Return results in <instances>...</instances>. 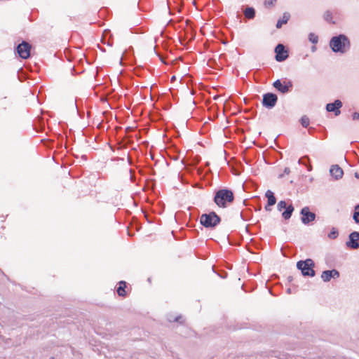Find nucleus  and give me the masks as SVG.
<instances>
[{"label": "nucleus", "mask_w": 359, "mask_h": 359, "mask_svg": "<svg viewBox=\"0 0 359 359\" xmlns=\"http://www.w3.org/2000/svg\"><path fill=\"white\" fill-rule=\"evenodd\" d=\"M234 201L233 192L229 189H220L215 192L213 201L219 208H224L227 203H232Z\"/></svg>", "instance_id": "1"}, {"label": "nucleus", "mask_w": 359, "mask_h": 359, "mask_svg": "<svg viewBox=\"0 0 359 359\" xmlns=\"http://www.w3.org/2000/svg\"><path fill=\"white\" fill-rule=\"evenodd\" d=\"M330 46L334 52L344 53L349 49L350 41L347 36L344 34H340L338 36H334L331 39Z\"/></svg>", "instance_id": "2"}, {"label": "nucleus", "mask_w": 359, "mask_h": 359, "mask_svg": "<svg viewBox=\"0 0 359 359\" xmlns=\"http://www.w3.org/2000/svg\"><path fill=\"white\" fill-rule=\"evenodd\" d=\"M221 222V217L214 211L202 214L200 223L205 228L215 229Z\"/></svg>", "instance_id": "3"}, {"label": "nucleus", "mask_w": 359, "mask_h": 359, "mask_svg": "<svg viewBox=\"0 0 359 359\" xmlns=\"http://www.w3.org/2000/svg\"><path fill=\"white\" fill-rule=\"evenodd\" d=\"M315 263L313 259L308 258L305 260H299L297 262V268L301 271L303 276L314 277L316 271L314 270Z\"/></svg>", "instance_id": "4"}, {"label": "nucleus", "mask_w": 359, "mask_h": 359, "mask_svg": "<svg viewBox=\"0 0 359 359\" xmlns=\"http://www.w3.org/2000/svg\"><path fill=\"white\" fill-rule=\"evenodd\" d=\"M283 209L285 210L282 213V217L285 220H287L291 217L294 210V208L292 204H290L287 205V203L285 201H280L278 202L277 205V210L278 211H282Z\"/></svg>", "instance_id": "5"}, {"label": "nucleus", "mask_w": 359, "mask_h": 359, "mask_svg": "<svg viewBox=\"0 0 359 359\" xmlns=\"http://www.w3.org/2000/svg\"><path fill=\"white\" fill-rule=\"evenodd\" d=\"M301 221L304 224H309L310 222L314 221L316 218V215L310 211L308 206L302 208L300 211Z\"/></svg>", "instance_id": "6"}, {"label": "nucleus", "mask_w": 359, "mask_h": 359, "mask_svg": "<svg viewBox=\"0 0 359 359\" xmlns=\"http://www.w3.org/2000/svg\"><path fill=\"white\" fill-rule=\"evenodd\" d=\"M273 86L281 93H288L292 87V83L290 81H281L280 79L273 82Z\"/></svg>", "instance_id": "7"}, {"label": "nucleus", "mask_w": 359, "mask_h": 359, "mask_svg": "<svg viewBox=\"0 0 359 359\" xmlns=\"http://www.w3.org/2000/svg\"><path fill=\"white\" fill-rule=\"evenodd\" d=\"M347 248L352 250H357L359 248V232L353 231L348 236V241L346 242Z\"/></svg>", "instance_id": "8"}, {"label": "nucleus", "mask_w": 359, "mask_h": 359, "mask_svg": "<svg viewBox=\"0 0 359 359\" xmlns=\"http://www.w3.org/2000/svg\"><path fill=\"white\" fill-rule=\"evenodd\" d=\"M31 46L25 41L17 46V53L22 59H27L30 56Z\"/></svg>", "instance_id": "9"}, {"label": "nucleus", "mask_w": 359, "mask_h": 359, "mask_svg": "<svg viewBox=\"0 0 359 359\" xmlns=\"http://www.w3.org/2000/svg\"><path fill=\"white\" fill-rule=\"evenodd\" d=\"M278 101V97L276 94L268 93L263 95L262 104L267 108L273 107Z\"/></svg>", "instance_id": "10"}, {"label": "nucleus", "mask_w": 359, "mask_h": 359, "mask_svg": "<svg viewBox=\"0 0 359 359\" xmlns=\"http://www.w3.org/2000/svg\"><path fill=\"white\" fill-rule=\"evenodd\" d=\"M276 60L278 62L285 60L288 57L287 50L283 44H278L275 48Z\"/></svg>", "instance_id": "11"}, {"label": "nucleus", "mask_w": 359, "mask_h": 359, "mask_svg": "<svg viewBox=\"0 0 359 359\" xmlns=\"http://www.w3.org/2000/svg\"><path fill=\"white\" fill-rule=\"evenodd\" d=\"M342 107V102L339 100H335L333 103H329L326 105V110L329 112H334L335 116L341 114L340 108Z\"/></svg>", "instance_id": "12"}, {"label": "nucleus", "mask_w": 359, "mask_h": 359, "mask_svg": "<svg viewBox=\"0 0 359 359\" xmlns=\"http://www.w3.org/2000/svg\"><path fill=\"white\" fill-rule=\"evenodd\" d=\"M330 173L332 177L339 180L343 177L344 171L339 165H332L330 169Z\"/></svg>", "instance_id": "13"}, {"label": "nucleus", "mask_w": 359, "mask_h": 359, "mask_svg": "<svg viewBox=\"0 0 359 359\" xmlns=\"http://www.w3.org/2000/svg\"><path fill=\"white\" fill-rule=\"evenodd\" d=\"M126 288V282H125L124 280L119 281L118 287L116 289V292H117L118 295L120 297H126L127 294Z\"/></svg>", "instance_id": "14"}, {"label": "nucleus", "mask_w": 359, "mask_h": 359, "mask_svg": "<svg viewBox=\"0 0 359 359\" xmlns=\"http://www.w3.org/2000/svg\"><path fill=\"white\" fill-rule=\"evenodd\" d=\"M265 196L267 198V203H269V205H274L276 203V198L273 191L270 190L266 191Z\"/></svg>", "instance_id": "15"}, {"label": "nucleus", "mask_w": 359, "mask_h": 359, "mask_svg": "<svg viewBox=\"0 0 359 359\" xmlns=\"http://www.w3.org/2000/svg\"><path fill=\"white\" fill-rule=\"evenodd\" d=\"M290 17V15L289 13H284L282 18L278 20L276 27L278 29H280L283 26V25L286 24L288 22Z\"/></svg>", "instance_id": "16"}, {"label": "nucleus", "mask_w": 359, "mask_h": 359, "mask_svg": "<svg viewBox=\"0 0 359 359\" xmlns=\"http://www.w3.org/2000/svg\"><path fill=\"white\" fill-rule=\"evenodd\" d=\"M332 270H325L321 274V278L324 282H329L332 278Z\"/></svg>", "instance_id": "17"}, {"label": "nucleus", "mask_w": 359, "mask_h": 359, "mask_svg": "<svg viewBox=\"0 0 359 359\" xmlns=\"http://www.w3.org/2000/svg\"><path fill=\"white\" fill-rule=\"evenodd\" d=\"M244 14L247 18L252 19L255 15V9L253 8H247L244 11Z\"/></svg>", "instance_id": "18"}, {"label": "nucleus", "mask_w": 359, "mask_h": 359, "mask_svg": "<svg viewBox=\"0 0 359 359\" xmlns=\"http://www.w3.org/2000/svg\"><path fill=\"white\" fill-rule=\"evenodd\" d=\"M353 219L356 224H359V204H357L354 208Z\"/></svg>", "instance_id": "19"}, {"label": "nucleus", "mask_w": 359, "mask_h": 359, "mask_svg": "<svg viewBox=\"0 0 359 359\" xmlns=\"http://www.w3.org/2000/svg\"><path fill=\"white\" fill-rule=\"evenodd\" d=\"M339 236V231L337 229L332 227L331 231L328 233L327 236L330 239H336Z\"/></svg>", "instance_id": "20"}, {"label": "nucleus", "mask_w": 359, "mask_h": 359, "mask_svg": "<svg viewBox=\"0 0 359 359\" xmlns=\"http://www.w3.org/2000/svg\"><path fill=\"white\" fill-rule=\"evenodd\" d=\"M301 123H302V125L304 127H305V128L308 127V126H309V123H310V120H309V117H308V116H303L301 118Z\"/></svg>", "instance_id": "21"}, {"label": "nucleus", "mask_w": 359, "mask_h": 359, "mask_svg": "<svg viewBox=\"0 0 359 359\" xmlns=\"http://www.w3.org/2000/svg\"><path fill=\"white\" fill-rule=\"evenodd\" d=\"M168 320L170 322H176V323H178L180 324H182L184 323V320H183V318L182 316H176L173 318H168Z\"/></svg>", "instance_id": "22"}, {"label": "nucleus", "mask_w": 359, "mask_h": 359, "mask_svg": "<svg viewBox=\"0 0 359 359\" xmlns=\"http://www.w3.org/2000/svg\"><path fill=\"white\" fill-rule=\"evenodd\" d=\"M155 181H153V180H151V181H146V184L143 187V190L144 191H147V189H153L154 188V182Z\"/></svg>", "instance_id": "23"}, {"label": "nucleus", "mask_w": 359, "mask_h": 359, "mask_svg": "<svg viewBox=\"0 0 359 359\" xmlns=\"http://www.w3.org/2000/svg\"><path fill=\"white\" fill-rule=\"evenodd\" d=\"M324 18L326 21L329 22H332V14L330 11H326L324 14Z\"/></svg>", "instance_id": "24"}, {"label": "nucleus", "mask_w": 359, "mask_h": 359, "mask_svg": "<svg viewBox=\"0 0 359 359\" xmlns=\"http://www.w3.org/2000/svg\"><path fill=\"white\" fill-rule=\"evenodd\" d=\"M309 40L310 41H311L313 43H318V37L317 35H316L315 34H313V33H311L309 34Z\"/></svg>", "instance_id": "25"}, {"label": "nucleus", "mask_w": 359, "mask_h": 359, "mask_svg": "<svg viewBox=\"0 0 359 359\" xmlns=\"http://www.w3.org/2000/svg\"><path fill=\"white\" fill-rule=\"evenodd\" d=\"M277 0H265L264 6L267 8L272 7L274 5V2Z\"/></svg>", "instance_id": "26"}, {"label": "nucleus", "mask_w": 359, "mask_h": 359, "mask_svg": "<svg viewBox=\"0 0 359 359\" xmlns=\"http://www.w3.org/2000/svg\"><path fill=\"white\" fill-rule=\"evenodd\" d=\"M213 271L216 273V271L214 269ZM217 273L222 278H226L227 277V273L224 271L221 270L219 272H217Z\"/></svg>", "instance_id": "27"}, {"label": "nucleus", "mask_w": 359, "mask_h": 359, "mask_svg": "<svg viewBox=\"0 0 359 359\" xmlns=\"http://www.w3.org/2000/svg\"><path fill=\"white\" fill-rule=\"evenodd\" d=\"M332 278H338L340 276V273L337 269H332Z\"/></svg>", "instance_id": "28"}, {"label": "nucleus", "mask_w": 359, "mask_h": 359, "mask_svg": "<svg viewBox=\"0 0 359 359\" xmlns=\"http://www.w3.org/2000/svg\"><path fill=\"white\" fill-rule=\"evenodd\" d=\"M290 172V169L289 168H285L284 169V174H279V177H285V174L288 175Z\"/></svg>", "instance_id": "29"}, {"label": "nucleus", "mask_w": 359, "mask_h": 359, "mask_svg": "<svg viewBox=\"0 0 359 359\" xmlns=\"http://www.w3.org/2000/svg\"><path fill=\"white\" fill-rule=\"evenodd\" d=\"M240 215H241V218L243 220L247 221L248 219V217L246 216V215H245V213L243 212H241Z\"/></svg>", "instance_id": "30"}, {"label": "nucleus", "mask_w": 359, "mask_h": 359, "mask_svg": "<svg viewBox=\"0 0 359 359\" xmlns=\"http://www.w3.org/2000/svg\"><path fill=\"white\" fill-rule=\"evenodd\" d=\"M353 120H358L359 119V113L355 112L353 114Z\"/></svg>", "instance_id": "31"}, {"label": "nucleus", "mask_w": 359, "mask_h": 359, "mask_svg": "<svg viewBox=\"0 0 359 359\" xmlns=\"http://www.w3.org/2000/svg\"><path fill=\"white\" fill-rule=\"evenodd\" d=\"M272 205H269V203H266L265 207H264V209L267 212H270L271 210V207Z\"/></svg>", "instance_id": "32"}, {"label": "nucleus", "mask_w": 359, "mask_h": 359, "mask_svg": "<svg viewBox=\"0 0 359 359\" xmlns=\"http://www.w3.org/2000/svg\"><path fill=\"white\" fill-rule=\"evenodd\" d=\"M128 172H129V178H130V180H133V178L134 177L133 175V170L131 169H128Z\"/></svg>", "instance_id": "33"}, {"label": "nucleus", "mask_w": 359, "mask_h": 359, "mask_svg": "<svg viewBox=\"0 0 359 359\" xmlns=\"http://www.w3.org/2000/svg\"><path fill=\"white\" fill-rule=\"evenodd\" d=\"M296 291H292L291 288H287L286 292L289 294H292V292H295Z\"/></svg>", "instance_id": "34"}, {"label": "nucleus", "mask_w": 359, "mask_h": 359, "mask_svg": "<svg viewBox=\"0 0 359 359\" xmlns=\"http://www.w3.org/2000/svg\"><path fill=\"white\" fill-rule=\"evenodd\" d=\"M287 280H288V282H290H290H292V281L293 280V277H292V276H289L287 277Z\"/></svg>", "instance_id": "35"}, {"label": "nucleus", "mask_w": 359, "mask_h": 359, "mask_svg": "<svg viewBox=\"0 0 359 359\" xmlns=\"http://www.w3.org/2000/svg\"><path fill=\"white\" fill-rule=\"evenodd\" d=\"M122 58H123V56L122 55L119 57H118V62L121 64V61H122Z\"/></svg>", "instance_id": "36"}, {"label": "nucleus", "mask_w": 359, "mask_h": 359, "mask_svg": "<svg viewBox=\"0 0 359 359\" xmlns=\"http://www.w3.org/2000/svg\"><path fill=\"white\" fill-rule=\"evenodd\" d=\"M247 182H248L247 180H245V182H244V183H243V188L245 187V183H246ZM249 182H252L253 181H249Z\"/></svg>", "instance_id": "37"}, {"label": "nucleus", "mask_w": 359, "mask_h": 359, "mask_svg": "<svg viewBox=\"0 0 359 359\" xmlns=\"http://www.w3.org/2000/svg\"><path fill=\"white\" fill-rule=\"evenodd\" d=\"M176 79V76H172V78H171V81H174Z\"/></svg>", "instance_id": "38"}, {"label": "nucleus", "mask_w": 359, "mask_h": 359, "mask_svg": "<svg viewBox=\"0 0 359 359\" xmlns=\"http://www.w3.org/2000/svg\"><path fill=\"white\" fill-rule=\"evenodd\" d=\"M180 182H181V183H182V184H184V182H187L188 181H183V180H181Z\"/></svg>", "instance_id": "39"}, {"label": "nucleus", "mask_w": 359, "mask_h": 359, "mask_svg": "<svg viewBox=\"0 0 359 359\" xmlns=\"http://www.w3.org/2000/svg\"><path fill=\"white\" fill-rule=\"evenodd\" d=\"M355 177H357V178L359 177V176L358 175V174L356 172H355Z\"/></svg>", "instance_id": "40"}, {"label": "nucleus", "mask_w": 359, "mask_h": 359, "mask_svg": "<svg viewBox=\"0 0 359 359\" xmlns=\"http://www.w3.org/2000/svg\"><path fill=\"white\" fill-rule=\"evenodd\" d=\"M192 186H193V187H199L198 186V184H194V185H192Z\"/></svg>", "instance_id": "41"}]
</instances>
